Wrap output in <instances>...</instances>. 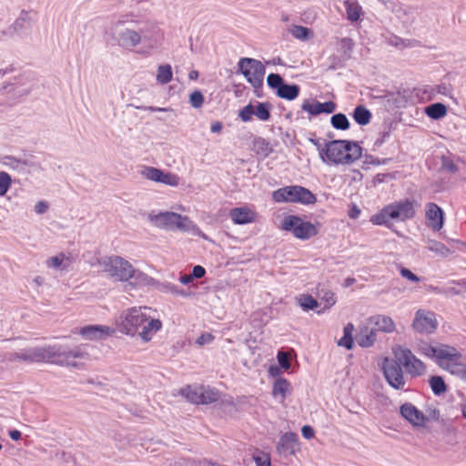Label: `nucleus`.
<instances>
[{
  "label": "nucleus",
  "instance_id": "nucleus-57",
  "mask_svg": "<svg viewBox=\"0 0 466 466\" xmlns=\"http://www.w3.org/2000/svg\"><path fill=\"white\" fill-rule=\"evenodd\" d=\"M301 433L307 440H310L314 437V430L309 425H304L301 429Z\"/></svg>",
  "mask_w": 466,
  "mask_h": 466
},
{
  "label": "nucleus",
  "instance_id": "nucleus-7",
  "mask_svg": "<svg viewBox=\"0 0 466 466\" xmlns=\"http://www.w3.org/2000/svg\"><path fill=\"white\" fill-rule=\"evenodd\" d=\"M273 200L278 203L299 202L301 204H314L316 196L308 188L300 186H288L281 187L272 194Z\"/></svg>",
  "mask_w": 466,
  "mask_h": 466
},
{
  "label": "nucleus",
  "instance_id": "nucleus-3",
  "mask_svg": "<svg viewBox=\"0 0 466 466\" xmlns=\"http://www.w3.org/2000/svg\"><path fill=\"white\" fill-rule=\"evenodd\" d=\"M147 310H151V308L133 307L123 311L118 324L119 331L127 336L137 335L143 342L151 341L163 324L159 319L147 315Z\"/></svg>",
  "mask_w": 466,
  "mask_h": 466
},
{
  "label": "nucleus",
  "instance_id": "nucleus-35",
  "mask_svg": "<svg viewBox=\"0 0 466 466\" xmlns=\"http://www.w3.org/2000/svg\"><path fill=\"white\" fill-rule=\"evenodd\" d=\"M430 386L435 395H441L447 391V386L441 376H432L429 380Z\"/></svg>",
  "mask_w": 466,
  "mask_h": 466
},
{
  "label": "nucleus",
  "instance_id": "nucleus-41",
  "mask_svg": "<svg viewBox=\"0 0 466 466\" xmlns=\"http://www.w3.org/2000/svg\"><path fill=\"white\" fill-rule=\"evenodd\" d=\"M346 10L349 20L352 22L359 20L360 14V6L359 5H357L356 3H350L349 1H347Z\"/></svg>",
  "mask_w": 466,
  "mask_h": 466
},
{
  "label": "nucleus",
  "instance_id": "nucleus-16",
  "mask_svg": "<svg viewBox=\"0 0 466 466\" xmlns=\"http://www.w3.org/2000/svg\"><path fill=\"white\" fill-rule=\"evenodd\" d=\"M115 329L104 325H88L83 327L79 334L86 339L98 340L112 336Z\"/></svg>",
  "mask_w": 466,
  "mask_h": 466
},
{
  "label": "nucleus",
  "instance_id": "nucleus-9",
  "mask_svg": "<svg viewBox=\"0 0 466 466\" xmlns=\"http://www.w3.org/2000/svg\"><path fill=\"white\" fill-rule=\"evenodd\" d=\"M104 271L112 279L117 281H127L130 274L134 272V267L127 259L119 256H112L101 263Z\"/></svg>",
  "mask_w": 466,
  "mask_h": 466
},
{
  "label": "nucleus",
  "instance_id": "nucleus-21",
  "mask_svg": "<svg viewBox=\"0 0 466 466\" xmlns=\"http://www.w3.org/2000/svg\"><path fill=\"white\" fill-rule=\"evenodd\" d=\"M229 217L235 224L244 225L254 222L256 213L248 208H235L230 210Z\"/></svg>",
  "mask_w": 466,
  "mask_h": 466
},
{
  "label": "nucleus",
  "instance_id": "nucleus-47",
  "mask_svg": "<svg viewBox=\"0 0 466 466\" xmlns=\"http://www.w3.org/2000/svg\"><path fill=\"white\" fill-rule=\"evenodd\" d=\"M255 113V106L251 104L247 105L239 111V117L242 121L248 122L251 119L252 115Z\"/></svg>",
  "mask_w": 466,
  "mask_h": 466
},
{
  "label": "nucleus",
  "instance_id": "nucleus-53",
  "mask_svg": "<svg viewBox=\"0 0 466 466\" xmlns=\"http://www.w3.org/2000/svg\"><path fill=\"white\" fill-rule=\"evenodd\" d=\"M353 46H354V44H353L352 39H350L349 37H344V38L340 39V46L345 53L351 51L353 48Z\"/></svg>",
  "mask_w": 466,
  "mask_h": 466
},
{
  "label": "nucleus",
  "instance_id": "nucleus-48",
  "mask_svg": "<svg viewBox=\"0 0 466 466\" xmlns=\"http://www.w3.org/2000/svg\"><path fill=\"white\" fill-rule=\"evenodd\" d=\"M441 168L450 173H456L458 171V167L454 162L445 156L441 157Z\"/></svg>",
  "mask_w": 466,
  "mask_h": 466
},
{
  "label": "nucleus",
  "instance_id": "nucleus-51",
  "mask_svg": "<svg viewBox=\"0 0 466 466\" xmlns=\"http://www.w3.org/2000/svg\"><path fill=\"white\" fill-rule=\"evenodd\" d=\"M458 285L461 286V289H457L455 287H451V288L446 289L444 290V293L446 295H451V296L461 295L463 290H466V282L465 281L458 282Z\"/></svg>",
  "mask_w": 466,
  "mask_h": 466
},
{
  "label": "nucleus",
  "instance_id": "nucleus-2",
  "mask_svg": "<svg viewBox=\"0 0 466 466\" xmlns=\"http://www.w3.org/2000/svg\"><path fill=\"white\" fill-rule=\"evenodd\" d=\"M395 359L386 358L382 363V371L389 385L398 390H404L406 381L401 366L412 377L425 373L426 366L410 349L398 346L393 349Z\"/></svg>",
  "mask_w": 466,
  "mask_h": 466
},
{
  "label": "nucleus",
  "instance_id": "nucleus-15",
  "mask_svg": "<svg viewBox=\"0 0 466 466\" xmlns=\"http://www.w3.org/2000/svg\"><path fill=\"white\" fill-rule=\"evenodd\" d=\"M142 40L151 48L159 46L164 41V32L154 23H148L140 28Z\"/></svg>",
  "mask_w": 466,
  "mask_h": 466
},
{
  "label": "nucleus",
  "instance_id": "nucleus-26",
  "mask_svg": "<svg viewBox=\"0 0 466 466\" xmlns=\"http://www.w3.org/2000/svg\"><path fill=\"white\" fill-rule=\"evenodd\" d=\"M300 88L298 85H288L283 83L279 88H278L276 94L279 97L287 100H294L298 97Z\"/></svg>",
  "mask_w": 466,
  "mask_h": 466
},
{
  "label": "nucleus",
  "instance_id": "nucleus-54",
  "mask_svg": "<svg viewBox=\"0 0 466 466\" xmlns=\"http://www.w3.org/2000/svg\"><path fill=\"white\" fill-rule=\"evenodd\" d=\"M390 131L389 128L380 133V137L375 140L374 146L380 147L385 142V140L390 137Z\"/></svg>",
  "mask_w": 466,
  "mask_h": 466
},
{
  "label": "nucleus",
  "instance_id": "nucleus-46",
  "mask_svg": "<svg viewBox=\"0 0 466 466\" xmlns=\"http://www.w3.org/2000/svg\"><path fill=\"white\" fill-rule=\"evenodd\" d=\"M278 362L279 366L285 370H288L290 368V356L286 351H279L277 355Z\"/></svg>",
  "mask_w": 466,
  "mask_h": 466
},
{
  "label": "nucleus",
  "instance_id": "nucleus-40",
  "mask_svg": "<svg viewBox=\"0 0 466 466\" xmlns=\"http://www.w3.org/2000/svg\"><path fill=\"white\" fill-rule=\"evenodd\" d=\"M299 304L304 310L315 309L319 303L311 295L304 294L299 299Z\"/></svg>",
  "mask_w": 466,
  "mask_h": 466
},
{
  "label": "nucleus",
  "instance_id": "nucleus-20",
  "mask_svg": "<svg viewBox=\"0 0 466 466\" xmlns=\"http://www.w3.org/2000/svg\"><path fill=\"white\" fill-rule=\"evenodd\" d=\"M400 414L415 426H422L425 422L423 413L411 403H404L400 406Z\"/></svg>",
  "mask_w": 466,
  "mask_h": 466
},
{
  "label": "nucleus",
  "instance_id": "nucleus-36",
  "mask_svg": "<svg viewBox=\"0 0 466 466\" xmlns=\"http://www.w3.org/2000/svg\"><path fill=\"white\" fill-rule=\"evenodd\" d=\"M427 248L443 258L451 254V250L443 243L433 239L428 241Z\"/></svg>",
  "mask_w": 466,
  "mask_h": 466
},
{
  "label": "nucleus",
  "instance_id": "nucleus-22",
  "mask_svg": "<svg viewBox=\"0 0 466 466\" xmlns=\"http://www.w3.org/2000/svg\"><path fill=\"white\" fill-rule=\"evenodd\" d=\"M316 295L320 299L321 303H324L323 309L319 310V314L330 309L336 303L335 294L322 284L317 286Z\"/></svg>",
  "mask_w": 466,
  "mask_h": 466
},
{
  "label": "nucleus",
  "instance_id": "nucleus-37",
  "mask_svg": "<svg viewBox=\"0 0 466 466\" xmlns=\"http://www.w3.org/2000/svg\"><path fill=\"white\" fill-rule=\"evenodd\" d=\"M31 23V18L29 16L28 12L22 11L19 16L15 20L13 25H11V29L17 33L23 30L26 25Z\"/></svg>",
  "mask_w": 466,
  "mask_h": 466
},
{
  "label": "nucleus",
  "instance_id": "nucleus-64",
  "mask_svg": "<svg viewBox=\"0 0 466 466\" xmlns=\"http://www.w3.org/2000/svg\"><path fill=\"white\" fill-rule=\"evenodd\" d=\"M9 436L13 441H19L21 439V432L17 430H13L9 432Z\"/></svg>",
  "mask_w": 466,
  "mask_h": 466
},
{
  "label": "nucleus",
  "instance_id": "nucleus-10",
  "mask_svg": "<svg viewBox=\"0 0 466 466\" xmlns=\"http://www.w3.org/2000/svg\"><path fill=\"white\" fill-rule=\"evenodd\" d=\"M282 229L292 232L299 239H309L318 234L317 228L309 221H303L299 217L288 216L282 221Z\"/></svg>",
  "mask_w": 466,
  "mask_h": 466
},
{
  "label": "nucleus",
  "instance_id": "nucleus-55",
  "mask_svg": "<svg viewBox=\"0 0 466 466\" xmlns=\"http://www.w3.org/2000/svg\"><path fill=\"white\" fill-rule=\"evenodd\" d=\"M206 270L202 266H195L192 270L191 276L193 279H201L205 276Z\"/></svg>",
  "mask_w": 466,
  "mask_h": 466
},
{
  "label": "nucleus",
  "instance_id": "nucleus-30",
  "mask_svg": "<svg viewBox=\"0 0 466 466\" xmlns=\"http://www.w3.org/2000/svg\"><path fill=\"white\" fill-rule=\"evenodd\" d=\"M426 115L431 119H440L446 116L447 107L442 103H434L425 108Z\"/></svg>",
  "mask_w": 466,
  "mask_h": 466
},
{
  "label": "nucleus",
  "instance_id": "nucleus-27",
  "mask_svg": "<svg viewBox=\"0 0 466 466\" xmlns=\"http://www.w3.org/2000/svg\"><path fill=\"white\" fill-rule=\"evenodd\" d=\"M372 321L375 325L374 329L377 331L381 330L384 332H391L395 329V324H394L393 320L390 317H387V316H381V315L376 316L372 319Z\"/></svg>",
  "mask_w": 466,
  "mask_h": 466
},
{
  "label": "nucleus",
  "instance_id": "nucleus-63",
  "mask_svg": "<svg viewBox=\"0 0 466 466\" xmlns=\"http://www.w3.org/2000/svg\"><path fill=\"white\" fill-rule=\"evenodd\" d=\"M167 289H168V291H170L173 294L181 295V296L185 295V292L182 290H179L175 285H168Z\"/></svg>",
  "mask_w": 466,
  "mask_h": 466
},
{
  "label": "nucleus",
  "instance_id": "nucleus-8",
  "mask_svg": "<svg viewBox=\"0 0 466 466\" xmlns=\"http://www.w3.org/2000/svg\"><path fill=\"white\" fill-rule=\"evenodd\" d=\"M238 66L241 74L255 89L263 86L266 69L260 61L244 57L238 61Z\"/></svg>",
  "mask_w": 466,
  "mask_h": 466
},
{
  "label": "nucleus",
  "instance_id": "nucleus-5",
  "mask_svg": "<svg viewBox=\"0 0 466 466\" xmlns=\"http://www.w3.org/2000/svg\"><path fill=\"white\" fill-rule=\"evenodd\" d=\"M414 202L409 199L384 207L379 213L370 218L374 225H388L390 220L405 221L415 217Z\"/></svg>",
  "mask_w": 466,
  "mask_h": 466
},
{
  "label": "nucleus",
  "instance_id": "nucleus-50",
  "mask_svg": "<svg viewBox=\"0 0 466 466\" xmlns=\"http://www.w3.org/2000/svg\"><path fill=\"white\" fill-rule=\"evenodd\" d=\"M318 107H319V111L320 113L331 114L336 110V104L332 101H328L325 103L318 102Z\"/></svg>",
  "mask_w": 466,
  "mask_h": 466
},
{
  "label": "nucleus",
  "instance_id": "nucleus-29",
  "mask_svg": "<svg viewBox=\"0 0 466 466\" xmlns=\"http://www.w3.org/2000/svg\"><path fill=\"white\" fill-rule=\"evenodd\" d=\"M290 383L283 378L278 379L274 384L272 389V394L277 397H281V401H283L287 396V393L290 392Z\"/></svg>",
  "mask_w": 466,
  "mask_h": 466
},
{
  "label": "nucleus",
  "instance_id": "nucleus-42",
  "mask_svg": "<svg viewBox=\"0 0 466 466\" xmlns=\"http://www.w3.org/2000/svg\"><path fill=\"white\" fill-rule=\"evenodd\" d=\"M12 179L8 173L0 172V197L5 196L11 187Z\"/></svg>",
  "mask_w": 466,
  "mask_h": 466
},
{
  "label": "nucleus",
  "instance_id": "nucleus-49",
  "mask_svg": "<svg viewBox=\"0 0 466 466\" xmlns=\"http://www.w3.org/2000/svg\"><path fill=\"white\" fill-rule=\"evenodd\" d=\"M301 109L309 112L310 115L316 116L319 114V107H318V101L315 103H310L308 100H305L301 106Z\"/></svg>",
  "mask_w": 466,
  "mask_h": 466
},
{
  "label": "nucleus",
  "instance_id": "nucleus-44",
  "mask_svg": "<svg viewBox=\"0 0 466 466\" xmlns=\"http://www.w3.org/2000/svg\"><path fill=\"white\" fill-rule=\"evenodd\" d=\"M255 146L258 147V153L264 157H268L272 151L269 143L264 138H258L255 142Z\"/></svg>",
  "mask_w": 466,
  "mask_h": 466
},
{
  "label": "nucleus",
  "instance_id": "nucleus-39",
  "mask_svg": "<svg viewBox=\"0 0 466 466\" xmlns=\"http://www.w3.org/2000/svg\"><path fill=\"white\" fill-rule=\"evenodd\" d=\"M271 105L269 103H258L254 115L261 121L270 118Z\"/></svg>",
  "mask_w": 466,
  "mask_h": 466
},
{
  "label": "nucleus",
  "instance_id": "nucleus-56",
  "mask_svg": "<svg viewBox=\"0 0 466 466\" xmlns=\"http://www.w3.org/2000/svg\"><path fill=\"white\" fill-rule=\"evenodd\" d=\"M257 466H270V459L268 456L254 457Z\"/></svg>",
  "mask_w": 466,
  "mask_h": 466
},
{
  "label": "nucleus",
  "instance_id": "nucleus-52",
  "mask_svg": "<svg viewBox=\"0 0 466 466\" xmlns=\"http://www.w3.org/2000/svg\"><path fill=\"white\" fill-rule=\"evenodd\" d=\"M400 275L412 282L420 281V278L406 268H401Z\"/></svg>",
  "mask_w": 466,
  "mask_h": 466
},
{
  "label": "nucleus",
  "instance_id": "nucleus-60",
  "mask_svg": "<svg viewBox=\"0 0 466 466\" xmlns=\"http://www.w3.org/2000/svg\"><path fill=\"white\" fill-rule=\"evenodd\" d=\"M360 208L355 204H351L350 208L348 211V216L351 219H356L360 216Z\"/></svg>",
  "mask_w": 466,
  "mask_h": 466
},
{
  "label": "nucleus",
  "instance_id": "nucleus-18",
  "mask_svg": "<svg viewBox=\"0 0 466 466\" xmlns=\"http://www.w3.org/2000/svg\"><path fill=\"white\" fill-rule=\"evenodd\" d=\"M277 451L280 454H295L299 451V436L294 432H286L280 438L277 445Z\"/></svg>",
  "mask_w": 466,
  "mask_h": 466
},
{
  "label": "nucleus",
  "instance_id": "nucleus-31",
  "mask_svg": "<svg viewBox=\"0 0 466 466\" xmlns=\"http://www.w3.org/2000/svg\"><path fill=\"white\" fill-rule=\"evenodd\" d=\"M71 264V259L64 253H60L57 256L51 257L46 260V265L49 268L66 269Z\"/></svg>",
  "mask_w": 466,
  "mask_h": 466
},
{
  "label": "nucleus",
  "instance_id": "nucleus-32",
  "mask_svg": "<svg viewBox=\"0 0 466 466\" xmlns=\"http://www.w3.org/2000/svg\"><path fill=\"white\" fill-rule=\"evenodd\" d=\"M173 73L171 66L168 64L166 65H160L157 67V73L156 79L157 83L161 85H166L169 83L172 80Z\"/></svg>",
  "mask_w": 466,
  "mask_h": 466
},
{
  "label": "nucleus",
  "instance_id": "nucleus-33",
  "mask_svg": "<svg viewBox=\"0 0 466 466\" xmlns=\"http://www.w3.org/2000/svg\"><path fill=\"white\" fill-rule=\"evenodd\" d=\"M354 326L352 323H348L343 329V337L338 341V345L344 347L347 350H351L353 347L352 332Z\"/></svg>",
  "mask_w": 466,
  "mask_h": 466
},
{
  "label": "nucleus",
  "instance_id": "nucleus-24",
  "mask_svg": "<svg viewBox=\"0 0 466 466\" xmlns=\"http://www.w3.org/2000/svg\"><path fill=\"white\" fill-rule=\"evenodd\" d=\"M377 330L375 329L362 328L357 336V342L360 347H370L376 340Z\"/></svg>",
  "mask_w": 466,
  "mask_h": 466
},
{
  "label": "nucleus",
  "instance_id": "nucleus-62",
  "mask_svg": "<svg viewBox=\"0 0 466 466\" xmlns=\"http://www.w3.org/2000/svg\"><path fill=\"white\" fill-rule=\"evenodd\" d=\"M222 123L219 121L214 122L211 127L210 130L212 133H219L222 130Z\"/></svg>",
  "mask_w": 466,
  "mask_h": 466
},
{
  "label": "nucleus",
  "instance_id": "nucleus-23",
  "mask_svg": "<svg viewBox=\"0 0 466 466\" xmlns=\"http://www.w3.org/2000/svg\"><path fill=\"white\" fill-rule=\"evenodd\" d=\"M288 31L294 38L300 41H309L315 36V33L311 28L303 25H292Z\"/></svg>",
  "mask_w": 466,
  "mask_h": 466
},
{
  "label": "nucleus",
  "instance_id": "nucleus-43",
  "mask_svg": "<svg viewBox=\"0 0 466 466\" xmlns=\"http://www.w3.org/2000/svg\"><path fill=\"white\" fill-rule=\"evenodd\" d=\"M189 103L194 108H200L204 104V96L199 90H195L189 96Z\"/></svg>",
  "mask_w": 466,
  "mask_h": 466
},
{
  "label": "nucleus",
  "instance_id": "nucleus-19",
  "mask_svg": "<svg viewBox=\"0 0 466 466\" xmlns=\"http://www.w3.org/2000/svg\"><path fill=\"white\" fill-rule=\"evenodd\" d=\"M426 218L428 226L434 231H440L443 227V211L435 203H428L426 205Z\"/></svg>",
  "mask_w": 466,
  "mask_h": 466
},
{
  "label": "nucleus",
  "instance_id": "nucleus-14",
  "mask_svg": "<svg viewBox=\"0 0 466 466\" xmlns=\"http://www.w3.org/2000/svg\"><path fill=\"white\" fill-rule=\"evenodd\" d=\"M141 175L148 180L171 187H177L180 182V178L177 175L171 172H164L154 167H144L141 170Z\"/></svg>",
  "mask_w": 466,
  "mask_h": 466
},
{
  "label": "nucleus",
  "instance_id": "nucleus-28",
  "mask_svg": "<svg viewBox=\"0 0 466 466\" xmlns=\"http://www.w3.org/2000/svg\"><path fill=\"white\" fill-rule=\"evenodd\" d=\"M130 279H132L131 284L136 287H146L151 286L154 284V279L147 276L146 273L137 270L134 268V272L130 274Z\"/></svg>",
  "mask_w": 466,
  "mask_h": 466
},
{
  "label": "nucleus",
  "instance_id": "nucleus-17",
  "mask_svg": "<svg viewBox=\"0 0 466 466\" xmlns=\"http://www.w3.org/2000/svg\"><path fill=\"white\" fill-rule=\"evenodd\" d=\"M116 39L120 46L126 49H132L142 42V35L140 30L136 31L126 28L116 34Z\"/></svg>",
  "mask_w": 466,
  "mask_h": 466
},
{
  "label": "nucleus",
  "instance_id": "nucleus-1",
  "mask_svg": "<svg viewBox=\"0 0 466 466\" xmlns=\"http://www.w3.org/2000/svg\"><path fill=\"white\" fill-rule=\"evenodd\" d=\"M87 358L88 354L80 348L66 350L61 346L29 348L18 352H9L5 355V359L12 362H65L67 366L75 368L82 365L81 362L76 360H87Z\"/></svg>",
  "mask_w": 466,
  "mask_h": 466
},
{
  "label": "nucleus",
  "instance_id": "nucleus-11",
  "mask_svg": "<svg viewBox=\"0 0 466 466\" xmlns=\"http://www.w3.org/2000/svg\"><path fill=\"white\" fill-rule=\"evenodd\" d=\"M180 394L194 404H210L219 399V392L204 386H187L180 390Z\"/></svg>",
  "mask_w": 466,
  "mask_h": 466
},
{
  "label": "nucleus",
  "instance_id": "nucleus-58",
  "mask_svg": "<svg viewBox=\"0 0 466 466\" xmlns=\"http://www.w3.org/2000/svg\"><path fill=\"white\" fill-rule=\"evenodd\" d=\"M48 209V204L46 201H39L35 206V211L37 214H44Z\"/></svg>",
  "mask_w": 466,
  "mask_h": 466
},
{
  "label": "nucleus",
  "instance_id": "nucleus-25",
  "mask_svg": "<svg viewBox=\"0 0 466 466\" xmlns=\"http://www.w3.org/2000/svg\"><path fill=\"white\" fill-rule=\"evenodd\" d=\"M346 164H351L361 157L362 148L352 141L345 140Z\"/></svg>",
  "mask_w": 466,
  "mask_h": 466
},
{
  "label": "nucleus",
  "instance_id": "nucleus-12",
  "mask_svg": "<svg viewBox=\"0 0 466 466\" xmlns=\"http://www.w3.org/2000/svg\"><path fill=\"white\" fill-rule=\"evenodd\" d=\"M437 326L438 322L434 312L425 309L417 310L412 323L416 331L431 334L435 331Z\"/></svg>",
  "mask_w": 466,
  "mask_h": 466
},
{
  "label": "nucleus",
  "instance_id": "nucleus-13",
  "mask_svg": "<svg viewBox=\"0 0 466 466\" xmlns=\"http://www.w3.org/2000/svg\"><path fill=\"white\" fill-rule=\"evenodd\" d=\"M321 159L332 164H346L345 140H333L325 143Z\"/></svg>",
  "mask_w": 466,
  "mask_h": 466
},
{
  "label": "nucleus",
  "instance_id": "nucleus-59",
  "mask_svg": "<svg viewBox=\"0 0 466 466\" xmlns=\"http://www.w3.org/2000/svg\"><path fill=\"white\" fill-rule=\"evenodd\" d=\"M214 336L210 333L202 334L200 337L198 338L197 343L198 345H204L206 343H209L213 340Z\"/></svg>",
  "mask_w": 466,
  "mask_h": 466
},
{
  "label": "nucleus",
  "instance_id": "nucleus-6",
  "mask_svg": "<svg viewBox=\"0 0 466 466\" xmlns=\"http://www.w3.org/2000/svg\"><path fill=\"white\" fill-rule=\"evenodd\" d=\"M149 221L158 228L166 230H180L184 232L199 231V228L187 216L176 212L165 211L157 214L150 213Z\"/></svg>",
  "mask_w": 466,
  "mask_h": 466
},
{
  "label": "nucleus",
  "instance_id": "nucleus-45",
  "mask_svg": "<svg viewBox=\"0 0 466 466\" xmlns=\"http://www.w3.org/2000/svg\"><path fill=\"white\" fill-rule=\"evenodd\" d=\"M267 83L272 89L278 90V88L284 83L283 78L279 74L271 73L267 77Z\"/></svg>",
  "mask_w": 466,
  "mask_h": 466
},
{
  "label": "nucleus",
  "instance_id": "nucleus-4",
  "mask_svg": "<svg viewBox=\"0 0 466 466\" xmlns=\"http://www.w3.org/2000/svg\"><path fill=\"white\" fill-rule=\"evenodd\" d=\"M419 352L432 359L442 369L454 373V368L461 359V354L456 348L439 342L428 343L421 341L418 346Z\"/></svg>",
  "mask_w": 466,
  "mask_h": 466
},
{
  "label": "nucleus",
  "instance_id": "nucleus-61",
  "mask_svg": "<svg viewBox=\"0 0 466 466\" xmlns=\"http://www.w3.org/2000/svg\"><path fill=\"white\" fill-rule=\"evenodd\" d=\"M309 142L317 147L321 157V153L325 150V143H322L319 138H309Z\"/></svg>",
  "mask_w": 466,
  "mask_h": 466
},
{
  "label": "nucleus",
  "instance_id": "nucleus-34",
  "mask_svg": "<svg viewBox=\"0 0 466 466\" xmlns=\"http://www.w3.org/2000/svg\"><path fill=\"white\" fill-rule=\"evenodd\" d=\"M353 118L359 125L364 126L370 123L371 113L363 106H358L353 112Z\"/></svg>",
  "mask_w": 466,
  "mask_h": 466
},
{
  "label": "nucleus",
  "instance_id": "nucleus-38",
  "mask_svg": "<svg viewBox=\"0 0 466 466\" xmlns=\"http://www.w3.org/2000/svg\"><path fill=\"white\" fill-rule=\"evenodd\" d=\"M330 122L332 127L339 130H347L350 127V122L347 116L342 113L333 115Z\"/></svg>",
  "mask_w": 466,
  "mask_h": 466
}]
</instances>
